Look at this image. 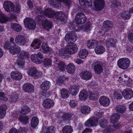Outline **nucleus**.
<instances>
[{
  "instance_id": "nucleus-8",
  "label": "nucleus",
  "mask_w": 133,
  "mask_h": 133,
  "mask_svg": "<svg viewBox=\"0 0 133 133\" xmlns=\"http://www.w3.org/2000/svg\"><path fill=\"white\" fill-rule=\"evenodd\" d=\"M75 20L77 24H82L86 21L87 18L83 13H78L76 14L75 17Z\"/></svg>"
},
{
  "instance_id": "nucleus-5",
  "label": "nucleus",
  "mask_w": 133,
  "mask_h": 133,
  "mask_svg": "<svg viewBox=\"0 0 133 133\" xmlns=\"http://www.w3.org/2000/svg\"><path fill=\"white\" fill-rule=\"evenodd\" d=\"M130 64V61L127 58H121L117 61V65L118 67L123 69L127 68Z\"/></svg>"
},
{
  "instance_id": "nucleus-18",
  "label": "nucleus",
  "mask_w": 133,
  "mask_h": 133,
  "mask_svg": "<svg viewBox=\"0 0 133 133\" xmlns=\"http://www.w3.org/2000/svg\"><path fill=\"white\" fill-rule=\"evenodd\" d=\"M11 78L14 80H20L22 78V75L19 72L17 71H13L11 73Z\"/></svg>"
},
{
  "instance_id": "nucleus-24",
  "label": "nucleus",
  "mask_w": 133,
  "mask_h": 133,
  "mask_svg": "<svg viewBox=\"0 0 133 133\" xmlns=\"http://www.w3.org/2000/svg\"><path fill=\"white\" fill-rule=\"evenodd\" d=\"M95 53L98 54H101L104 53L105 51L104 47L102 45H98L95 49Z\"/></svg>"
},
{
  "instance_id": "nucleus-44",
  "label": "nucleus",
  "mask_w": 133,
  "mask_h": 133,
  "mask_svg": "<svg viewBox=\"0 0 133 133\" xmlns=\"http://www.w3.org/2000/svg\"><path fill=\"white\" fill-rule=\"evenodd\" d=\"M39 122V121L38 118L34 117L32 119L31 124V126L35 128L37 126Z\"/></svg>"
},
{
  "instance_id": "nucleus-35",
  "label": "nucleus",
  "mask_w": 133,
  "mask_h": 133,
  "mask_svg": "<svg viewBox=\"0 0 133 133\" xmlns=\"http://www.w3.org/2000/svg\"><path fill=\"white\" fill-rule=\"evenodd\" d=\"M70 94L68 91L65 89H62L61 90V94L62 97L63 98H67Z\"/></svg>"
},
{
  "instance_id": "nucleus-51",
  "label": "nucleus",
  "mask_w": 133,
  "mask_h": 133,
  "mask_svg": "<svg viewBox=\"0 0 133 133\" xmlns=\"http://www.w3.org/2000/svg\"><path fill=\"white\" fill-rule=\"evenodd\" d=\"M114 97L117 99H121L122 97V93L120 91H115L114 94Z\"/></svg>"
},
{
  "instance_id": "nucleus-56",
  "label": "nucleus",
  "mask_w": 133,
  "mask_h": 133,
  "mask_svg": "<svg viewBox=\"0 0 133 133\" xmlns=\"http://www.w3.org/2000/svg\"><path fill=\"white\" fill-rule=\"evenodd\" d=\"M42 15L44 14L46 17L50 18V9L49 8L47 9L45 11H43L42 12Z\"/></svg>"
},
{
  "instance_id": "nucleus-32",
  "label": "nucleus",
  "mask_w": 133,
  "mask_h": 133,
  "mask_svg": "<svg viewBox=\"0 0 133 133\" xmlns=\"http://www.w3.org/2000/svg\"><path fill=\"white\" fill-rule=\"evenodd\" d=\"M97 43V42L95 40H89L87 42V45L88 48L91 49L94 48Z\"/></svg>"
},
{
  "instance_id": "nucleus-54",
  "label": "nucleus",
  "mask_w": 133,
  "mask_h": 133,
  "mask_svg": "<svg viewBox=\"0 0 133 133\" xmlns=\"http://www.w3.org/2000/svg\"><path fill=\"white\" fill-rule=\"evenodd\" d=\"M119 128V126L117 125H113L112 127L110 126L108 127V126L105 129H107V130H111V131H112L115 129H118Z\"/></svg>"
},
{
  "instance_id": "nucleus-23",
  "label": "nucleus",
  "mask_w": 133,
  "mask_h": 133,
  "mask_svg": "<svg viewBox=\"0 0 133 133\" xmlns=\"http://www.w3.org/2000/svg\"><path fill=\"white\" fill-rule=\"evenodd\" d=\"M88 96V93L85 90H82L79 93V98L82 101H85L87 99Z\"/></svg>"
},
{
  "instance_id": "nucleus-62",
  "label": "nucleus",
  "mask_w": 133,
  "mask_h": 133,
  "mask_svg": "<svg viewBox=\"0 0 133 133\" xmlns=\"http://www.w3.org/2000/svg\"><path fill=\"white\" fill-rule=\"evenodd\" d=\"M128 38L130 42L133 43V33H130L128 35Z\"/></svg>"
},
{
  "instance_id": "nucleus-2",
  "label": "nucleus",
  "mask_w": 133,
  "mask_h": 133,
  "mask_svg": "<svg viewBox=\"0 0 133 133\" xmlns=\"http://www.w3.org/2000/svg\"><path fill=\"white\" fill-rule=\"evenodd\" d=\"M42 9L38 7L36 8V12L38 16L35 18V19L39 24L42 23L43 28L48 31L50 29V22L47 19H45L44 17L42 15Z\"/></svg>"
},
{
  "instance_id": "nucleus-58",
  "label": "nucleus",
  "mask_w": 133,
  "mask_h": 133,
  "mask_svg": "<svg viewBox=\"0 0 133 133\" xmlns=\"http://www.w3.org/2000/svg\"><path fill=\"white\" fill-rule=\"evenodd\" d=\"M50 128H46L45 126L43 127L42 130L40 131V133H50Z\"/></svg>"
},
{
  "instance_id": "nucleus-26",
  "label": "nucleus",
  "mask_w": 133,
  "mask_h": 133,
  "mask_svg": "<svg viewBox=\"0 0 133 133\" xmlns=\"http://www.w3.org/2000/svg\"><path fill=\"white\" fill-rule=\"evenodd\" d=\"M81 112L84 114H87L90 111V109L89 106L87 105H84L82 106L80 109Z\"/></svg>"
},
{
  "instance_id": "nucleus-6",
  "label": "nucleus",
  "mask_w": 133,
  "mask_h": 133,
  "mask_svg": "<svg viewBox=\"0 0 133 133\" xmlns=\"http://www.w3.org/2000/svg\"><path fill=\"white\" fill-rule=\"evenodd\" d=\"M44 56L40 52H38L37 54H34L31 56L32 61L37 64H40L42 62V59Z\"/></svg>"
},
{
  "instance_id": "nucleus-3",
  "label": "nucleus",
  "mask_w": 133,
  "mask_h": 133,
  "mask_svg": "<svg viewBox=\"0 0 133 133\" xmlns=\"http://www.w3.org/2000/svg\"><path fill=\"white\" fill-rule=\"evenodd\" d=\"M52 17L57 19L63 21L66 19L67 16L64 13L61 11H58L55 13L51 11L50 9V18Z\"/></svg>"
},
{
  "instance_id": "nucleus-46",
  "label": "nucleus",
  "mask_w": 133,
  "mask_h": 133,
  "mask_svg": "<svg viewBox=\"0 0 133 133\" xmlns=\"http://www.w3.org/2000/svg\"><path fill=\"white\" fill-rule=\"evenodd\" d=\"M122 18L124 19H129L131 16L130 13L127 11H124L123 12L121 15Z\"/></svg>"
},
{
  "instance_id": "nucleus-61",
  "label": "nucleus",
  "mask_w": 133,
  "mask_h": 133,
  "mask_svg": "<svg viewBox=\"0 0 133 133\" xmlns=\"http://www.w3.org/2000/svg\"><path fill=\"white\" fill-rule=\"evenodd\" d=\"M43 62L45 67H47L50 64V59L48 58H44Z\"/></svg>"
},
{
  "instance_id": "nucleus-13",
  "label": "nucleus",
  "mask_w": 133,
  "mask_h": 133,
  "mask_svg": "<svg viewBox=\"0 0 133 133\" xmlns=\"http://www.w3.org/2000/svg\"><path fill=\"white\" fill-rule=\"evenodd\" d=\"M105 2L104 0H95L94 5L96 10L100 11L104 7Z\"/></svg>"
},
{
  "instance_id": "nucleus-48",
  "label": "nucleus",
  "mask_w": 133,
  "mask_h": 133,
  "mask_svg": "<svg viewBox=\"0 0 133 133\" xmlns=\"http://www.w3.org/2000/svg\"><path fill=\"white\" fill-rule=\"evenodd\" d=\"M91 24L90 22H88L84 25L82 27V30L84 31L87 32L91 29Z\"/></svg>"
},
{
  "instance_id": "nucleus-37",
  "label": "nucleus",
  "mask_w": 133,
  "mask_h": 133,
  "mask_svg": "<svg viewBox=\"0 0 133 133\" xmlns=\"http://www.w3.org/2000/svg\"><path fill=\"white\" fill-rule=\"evenodd\" d=\"M75 115L73 113H69L64 114L62 116V118L64 120H70L71 118L74 117Z\"/></svg>"
},
{
  "instance_id": "nucleus-21",
  "label": "nucleus",
  "mask_w": 133,
  "mask_h": 133,
  "mask_svg": "<svg viewBox=\"0 0 133 133\" xmlns=\"http://www.w3.org/2000/svg\"><path fill=\"white\" fill-rule=\"evenodd\" d=\"M97 121L93 118H90L85 123V126L88 127H92L96 125Z\"/></svg>"
},
{
  "instance_id": "nucleus-59",
  "label": "nucleus",
  "mask_w": 133,
  "mask_h": 133,
  "mask_svg": "<svg viewBox=\"0 0 133 133\" xmlns=\"http://www.w3.org/2000/svg\"><path fill=\"white\" fill-rule=\"evenodd\" d=\"M77 102L75 100H71L69 103V104L71 108H74L77 105Z\"/></svg>"
},
{
  "instance_id": "nucleus-41",
  "label": "nucleus",
  "mask_w": 133,
  "mask_h": 133,
  "mask_svg": "<svg viewBox=\"0 0 133 133\" xmlns=\"http://www.w3.org/2000/svg\"><path fill=\"white\" fill-rule=\"evenodd\" d=\"M72 130V128L69 125L64 126L62 129L63 133H71Z\"/></svg>"
},
{
  "instance_id": "nucleus-28",
  "label": "nucleus",
  "mask_w": 133,
  "mask_h": 133,
  "mask_svg": "<svg viewBox=\"0 0 133 133\" xmlns=\"http://www.w3.org/2000/svg\"><path fill=\"white\" fill-rule=\"evenodd\" d=\"M49 81L43 82L41 85V88L44 91H46L49 89Z\"/></svg>"
},
{
  "instance_id": "nucleus-16",
  "label": "nucleus",
  "mask_w": 133,
  "mask_h": 133,
  "mask_svg": "<svg viewBox=\"0 0 133 133\" xmlns=\"http://www.w3.org/2000/svg\"><path fill=\"white\" fill-rule=\"evenodd\" d=\"M15 40L16 43L19 45H24L26 42L25 38L22 35H17Z\"/></svg>"
},
{
  "instance_id": "nucleus-36",
  "label": "nucleus",
  "mask_w": 133,
  "mask_h": 133,
  "mask_svg": "<svg viewBox=\"0 0 133 133\" xmlns=\"http://www.w3.org/2000/svg\"><path fill=\"white\" fill-rule=\"evenodd\" d=\"M88 51L85 49H83L81 50L79 53V56L81 58H84L87 56Z\"/></svg>"
},
{
  "instance_id": "nucleus-29",
  "label": "nucleus",
  "mask_w": 133,
  "mask_h": 133,
  "mask_svg": "<svg viewBox=\"0 0 133 133\" xmlns=\"http://www.w3.org/2000/svg\"><path fill=\"white\" fill-rule=\"evenodd\" d=\"M66 70L67 72L69 73H73L75 70V65L72 63L68 64L66 67Z\"/></svg>"
},
{
  "instance_id": "nucleus-27",
  "label": "nucleus",
  "mask_w": 133,
  "mask_h": 133,
  "mask_svg": "<svg viewBox=\"0 0 133 133\" xmlns=\"http://www.w3.org/2000/svg\"><path fill=\"white\" fill-rule=\"evenodd\" d=\"M11 28L15 31L19 32L22 30L21 26L17 23H12L11 25Z\"/></svg>"
},
{
  "instance_id": "nucleus-17",
  "label": "nucleus",
  "mask_w": 133,
  "mask_h": 133,
  "mask_svg": "<svg viewBox=\"0 0 133 133\" xmlns=\"http://www.w3.org/2000/svg\"><path fill=\"white\" fill-rule=\"evenodd\" d=\"M100 104L103 106H108L110 103V101L109 98L106 96H103L99 99Z\"/></svg>"
},
{
  "instance_id": "nucleus-50",
  "label": "nucleus",
  "mask_w": 133,
  "mask_h": 133,
  "mask_svg": "<svg viewBox=\"0 0 133 133\" xmlns=\"http://www.w3.org/2000/svg\"><path fill=\"white\" fill-rule=\"evenodd\" d=\"M30 110L29 108L25 106L23 107L22 108L21 112L24 114H26L29 112L30 111Z\"/></svg>"
},
{
  "instance_id": "nucleus-38",
  "label": "nucleus",
  "mask_w": 133,
  "mask_h": 133,
  "mask_svg": "<svg viewBox=\"0 0 133 133\" xmlns=\"http://www.w3.org/2000/svg\"><path fill=\"white\" fill-rule=\"evenodd\" d=\"M49 47L48 44L46 43H43L42 44L40 50L42 52H43L45 53L49 51Z\"/></svg>"
},
{
  "instance_id": "nucleus-30",
  "label": "nucleus",
  "mask_w": 133,
  "mask_h": 133,
  "mask_svg": "<svg viewBox=\"0 0 133 133\" xmlns=\"http://www.w3.org/2000/svg\"><path fill=\"white\" fill-rule=\"evenodd\" d=\"M80 4L82 6L86 5L85 6L90 7L91 6V0H79Z\"/></svg>"
},
{
  "instance_id": "nucleus-39",
  "label": "nucleus",
  "mask_w": 133,
  "mask_h": 133,
  "mask_svg": "<svg viewBox=\"0 0 133 133\" xmlns=\"http://www.w3.org/2000/svg\"><path fill=\"white\" fill-rule=\"evenodd\" d=\"M9 18L6 15L2 13H0V22L5 23L8 21Z\"/></svg>"
},
{
  "instance_id": "nucleus-64",
  "label": "nucleus",
  "mask_w": 133,
  "mask_h": 133,
  "mask_svg": "<svg viewBox=\"0 0 133 133\" xmlns=\"http://www.w3.org/2000/svg\"><path fill=\"white\" fill-rule=\"evenodd\" d=\"M127 50L129 53L133 52V46L131 45H129L127 46Z\"/></svg>"
},
{
  "instance_id": "nucleus-63",
  "label": "nucleus",
  "mask_w": 133,
  "mask_h": 133,
  "mask_svg": "<svg viewBox=\"0 0 133 133\" xmlns=\"http://www.w3.org/2000/svg\"><path fill=\"white\" fill-rule=\"evenodd\" d=\"M11 46V45L9 42H5L4 45V47L5 49H9L10 48L9 47Z\"/></svg>"
},
{
  "instance_id": "nucleus-33",
  "label": "nucleus",
  "mask_w": 133,
  "mask_h": 133,
  "mask_svg": "<svg viewBox=\"0 0 133 133\" xmlns=\"http://www.w3.org/2000/svg\"><path fill=\"white\" fill-rule=\"evenodd\" d=\"M20 121L24 124H26L29 122V118L26 116H20L19 117Z\"/></svg>"
},
{
  "instance_id": "nucleus-10",
  "label": "nucleus",
  "mask_w": 133,
  "mask_h": 133,
  "mask_svg": "<svg viewBox=\"0 0 133 133\" xmlns=\"http://www.w3.org/2000/svg\"><path fill=\"white\" fill-rule=\"evenodd\" d=\"M23 89L24 91L26 93H32L34 91L33 86L29 83H25L23 85Z\"/></svg>"
},
{
  "instance_id": "nucleus-14",
  "label": "nucleus",
  "mask_w": 133,
  "mask_h": 133,
  "mask_svg": "<svg viewBox=\"0 0 133 133\" xmlns=\"http://www.w3.org/2000/svg\"><path fill=\"white\" fill-rule=\"evenodd\" d=\"M3 7L5 10L8 12H10L14 10V7L13 3L10 1H7L4 2Z\"/></svg>"
},
{
  "instance_id": "nucleus-49",
  "label": "nucleus",
  "mask_w": 133,
  "mask_h": 133,
  "mask_svg": "<svg viewBox=\"0 0 133 133\" xmlns=\"http://www.w3.org/2000/svg\"><path fill=\"white\" fill-rule=\"evenodd\" d=\"M100 125L101 127L106 128L108 124V121L106 119H102L99 122Z\"/></svg>"
},
{
  "instance_id": "nucleus-60",
  "label": "nucleus",
  "mask_w": 133,
  "mask_h": 133,
  "mask_svg": "<svg viewBox=\"0 0 133 133\" xmlns=\"http://www.w3.org/2000/svg\"><path fill=\"white\" fill-rule=\"evenodd\" d=\"M42 75V73L40 71L37 70V71L35 73V75L33 76L35 78H38L39 77H41Z\"/></svg>"
},
{
  "instance_id": "nucleus-12",
  "label": "nucleus",
  "mask_w": 133,
  "mask_h": 133,
  "mask_svg": "<svg viewBox=\"0 0 133 133\" xmlns=\"http://www.w3.org/2000/svg\"><path fill=\"white\" fill-rule=\"evenodd\" d=\"M61 2L64 3L66 5H69L71 3L70 0H50V5L52 4L56 7L59 6Z\"/></svg>"
},
{
  "instance_id": "nucleus-40",
  "label": "nucleus",
  "mask_w": 133,
  "mask_h": 133,
  "mask_svg": "<svg viewBox=\"0 0 133 133\" xmlns=\"http://www.w3.org/2000/svg\"><path fill=\"white\" fill-rule=\"evenodd\" d=\"M78 89V85H74L71 86L70 89L71 94L73 95H76Z\"/></svg>"
},
{
  "instance_id": "nucleus-9",
  "label": "nucleus",
  "mask_w": 133,
  "mask_h": 133,
  "mask_svg": "<svg viewBox=\"0 0 133 133\" xmlns=\"http://www.w3.org/2000/svg\"><path fill=\"white\" fill-rule=\"evenodd\" d=\"M103 26L104 29L101 32L102 33H104V36H106L107 35L105 34H108L107 32L111 29L113 26V25L112 22L107 21L104 22Z\"/></svg>"
},
{
  "instance_id": "nucleus-47",
  "label": "nucleus",
  "mask_w": 133,
  "mask_h": 133,
  "mask_svg": "<svg viewBox=\"0 0 133 133\" xmlns=\"http://www.w3.org/2000/svg\"><path fill=\"white\" fill-rule=\"evenodd\" d=\"M37 69L36 68L32 67L28 71V74L32 76L33 77L35 74Z\"/></svg>"
},
{
  "instance_id": "nucleus-19",
  "label": "nucleus",
  "mask_w": 133,
  "mask_h": 133,
  "mask_svg": "<svg viewBox=\"0 0 133 133\" xmlns=\"http://www.w3.org/2000/svg\"><path fill=\"white\" fill-rule=\"evenodd\" d=\"M81 77L83 79L88 80L91 78L92 74L90 72L87 71L82 72Z\"/></svg>"
},
{
  "instance_id": "nucleus-31",
  "label": "nucleus",
  "mask_w": 133,
  "mask_h": 133,
  "mask_svg": "<svg viewBox=\"0 0 133 133\" xmlns=\"http://www.w3.org/2000/svg\"><path fill=\"white\" fill-rule=\"evenodd\" d=\"M119 118V115L118 114H114L111 116V122L115 123L118 121Z\"/></svg>"
},
{
  "instance_id": "nucleus-11",
  "label": "nucleus",
  "mask_w": 133,
  "mask_h": 133,
  "mask_svg": "<svg viewBox=\"0 0 133 133\" xmlns=\"http://www.w3.org/2000/svg\"><path fill=\"white\" fill-rule=\"evenodd\" d=\"M10 52L13 55H16L20 53L21 51V49L19 46L14 43L12 45H11L9 48Z\"/></svg>"
},
{
  "instance_id": "nucleus-7",
  "label": "nucleus",
  "mask_w": 133,
  "mask_h": 133,
  "mask_svg": "<svg viewBox=\"0 0 133 133\" xmlns=\"http://www.w3.org/2000/svg\"><path fill=\"white\" fill-rule=\"evenodd\" d=\"M24 23L26 27L29 29H32L35 28L36 24L34 20L30 18H26L24 20Z\"/></svg>"
},
{
  "instance_id": "nucleus-57",
  "label": "nucleus",
  "mask_w": 133,
  "mask_h": 133,
  "mask_svg": "<svg viewBox=\"0 0 133 133\" xmlns=\"http://www.w3.org/2000/svg\"><path fill=\"white\" fill-rule=\"evenodd\" d=\"M65 79V78L64 76L59 77L57 81L58 83L59 84L63 83H64Z\"/></svg>"
},
{
  "instance_id": "nucleus-55",
  "label": "nucleus",
  "mask_w": 133,
  "mask_h": 133,
  "mask_svg": "<svg viewBox=\"0 0 133 133\" xmlns=\"http://www.w3.org/2000/svg\"><path fill=\"white\" fill-rule=\"evenodd\" d=\"M5 94L3 92H0V99L4 101H7L8 99L5 96Z\"/></svg>"
},
{
  "instance_id": "nucleus-4",
  "label": "nucleus",
  "mask_w": 133,
  "mask_h": 133,
  "mask_svg": "<svg viewBox=\"0 0 133 133\" xmlns=\"http://www.w3.org/2000/svg\"><path fill=\"white\" fill-rule=\"evenodd\" d=\"M103 64L99 61L94 62L91 64V68L94 69L95 72L97 74H99L103 71Z\"/></svg>"
},
{
  "instance_id": "nucleus-42",
  "label": "nucleus",
  "mask_w": 133,
  "mask_h": 133,
  "mask_svg": "<svg viewBox=\"0 0 133 133\" xmlns=\"http://www.w3.org/2000/svg\"><path fill=\"white\" fill-rule=\"evenodd\" d=\"M98 94L96 91H94L93 92H91L89 94V98L92 100H96L98 98Z\"/></svg>"
},
{
  "instance_id": "nucleus-52",
  "label": "nucleus",
  "mask_w": 133,
  "mask_h": 133,
  "mask_svg": "<svg viewBox=\"0 0 133 133\" xmlns=\"http://www.w3.org/2000/svg\"><path fill=\"white\" fill-rule=\"evenodd\" d=\"M17 64L20 66H23L24 64V61L22 58H18L16 61Z\"/></svg>"
},
{
  "instance_id": "nucleus-34",
  "label": "nucleus",
  "mask_w": 133,
  "mask_h": 133,
  "mask_svg": "<svg viewBox=\"0 0 133 133\" xmlns=\"http://www.w3.org/2000/svg\"><path fill=\"white\" fill-rule=\"evenodd\" d=\"M56 64L57 65V67L61 70H64L65 67V65L64 62L59 61L56 60Z\"/></svg>"
},
{
  "instance_id": "nucleus-53",
  "label": "nucleus",
  "mask_w": 133,
  "mask_h": 133,
  "mask_svg": "<svg viewBox=\"0 0 133 133\" xmlns=\"http://www.w3.org/2000/svg\"><path fill=\"white\" fill-rule=\"evenodd\" d=\"M43 106L46 108H50V100L48 99L45 100L43 102Z\"/></svg>"
},
{
  "instance_id": "nucleus-43",
  "label": "nucleus",
  "mask_w": 133,
  "mask_h": 133,
  "mask_svg": "<svg viewBox=\"0 0 133 133\" xmlns=\"http://www.w3.org/2000/svg\"><path fill=\"white\" fill-rule=\"evenodd\" d=\"M115 109L116 111L118 112L122 113L125 112L126 110V107L124 106L119 105L116 106Z\"/></svg>"
},
{
  "instance_id": "nucleus-1",
  "label": "nucleus",
  "mask_w": 133,
  "mask_h": 133,
  "mask_svg": "<svg viewBox=\"0 0 133 133\" xmlns=\"http://www.w3.org/2000/svg\"><path fill=\"white\" fill-rule=\"evenodd\" d=\"M77 38V35L74 31H70L69 34H66L65 39L66 42L69 43L65 47L67 53L72 54L77 52L78 50L77 45L72 43L76 41Z\"/></svg>"
},
{
  "instance_id": "nucleus-20",
  "label": "nucleus",
  "mask_w": 133,
  "mask_h": 133,
  "mask_svg": "<svg viewBox=\"0 0 133 133\" xmlns=\"http://www.w3.org/2000/svg\"><path fill=\"white\" fill-rule=\"evenodd\" d=\"M117 42L115 39L112 38H109L107 39L105 41V44L106 46L108 47L112 46H115Z\"/></svg>"
},
{
  "instance_id": "nucleus-45",
  "label": "nucleus",
  "mask_w": 133,
  "mask_h": 133,
  "mask_svg": "<svg viewBox=\"0 0 133 133\" xmlns=\"http://www.w3.org/2000/svg\"><path fill=\"white\" fill-rule=\"evenodd\" d=\"M18 56V58H20L23 59L26 58H28L29 56L28 53L23 50L21 51V52Z\"/></svg>"
},
{
  "instance_id": "nucleus-25",
  "label": "nucleus",
  "mask_w": 133,
  "mask_h": 133,
  "mask_svg": "<svg viewBox=\"0 0 133 133\" xmlns=\"http://www.w3.org/2000/svg\"><path fill=\"white\" fill-rule=\"evenodd\" d=\"M7 109V106L5 104L0 107V118H3L5 116Z\"/></svg>"
},
{
  "instance_id": "nucleus-15",
  "label": "nucleus",
  "mask_w": 133,
  "mask_h": 133,
  "mask_svg": "<svg viewBox=\"0 0 133 133\" xmlns=\"http://www.w3.org/2000/svg\"><path fill=\"white\" fill-rule=\"evenodd\" d=\"M122 94L124 97L127 99H129L133 96V92L130 89H124Z\"/></svg>"
},
{
  "instance_id": "nucleus-22",
  "label": "nucleus",
  "mask_w": 133,
  "mask_h": 133,
  "mask_svg": "<svg viewBox=\"0 0 133 133\" xmlns=\"http://www.w3.org/2000/svg\"><path fill=\"white\" fill-rule=\"evenodd\" d=\"M18 95L16 93H13L10 96L9 101L10 102L16 103L19 100Z\"/></svg>"
}]
</instances>
